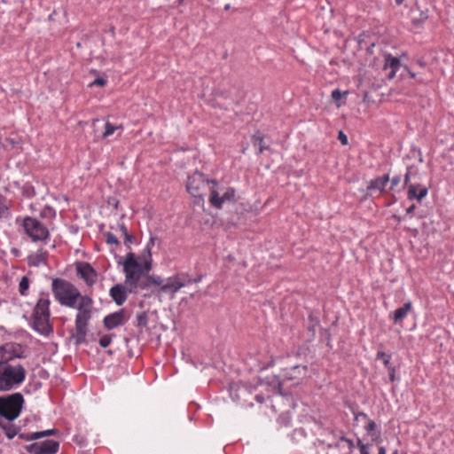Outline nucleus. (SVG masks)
Returning <instances> with one entry per match:
<instances>
[{"mask_svg": "<svg viewBox=\"0 0 454 454\" xmlns=\"http://www.w3.org/2000/svg\"><path fill=\"white\" fill-rule=\"evenodd\" d=\"M15 225L19 233L26 235L34 243L45 242L50 239L47 225L36 216L18 215Z\"/></svg>", "mask_w": 454, "mask_h": 454, "instance_id": "obj_1", "label": "nucleus"}, {"mask_svg": "<svg viewBox=\"0 0 454 454\" xmlns=\"http://www.w3.org/2000/svg\"><path fill=\"white\" fill-rule=\"evenodd\" d=\"M51 301L48 298H39L33 309L31 328L43 336L49 337L54 333L51 322Z\"/></svg>", "mask_w": 454, "mask_h": 454, "instance_id": "obj_2", "label": "nucleus"}, {"mask_svg": "<svg viewBox=\"0 0 454 454\" xmlns=\"http://www.w3.org/2000/svg\"><path fill=\"white\" fill-rule=\"evenodd\" d=\"M27 371L20 364L0 360V392H9L20 387L26 380Z\"/></svg>", "mask_w": 454, "mask_h": 454, "instance_id": "obj_3", "label": "nucleus"}, {"mask_svg": "<svg viewBox=\"0 0 454 454\" xmlns=\"http://www.w3.org/2000/svg\"><path fill=\"white\" fill-rule=\"evenodd\" d=\"M51 290L55 299L62 306L75 308L80 291L74 284L64 278H55L52 279Z\"/></svg>", "mask_w": 454, "mask_h": 454, "instance_id": "obj_4", "label": "nucleus"}, {"mask_svg": "<svg viewBox=\"0 0 454 454\" xmlns=\"http://www.w3.org/2000/svg\"><path fill=\"white\" fill-rule=\"evenodd\" d=\"M25 398L20 392L0 396V420L13 422L17 419L24 408Z\"/></svg>", "mask_w": 454, "mask_h": 454, "instance_id": "obj_5", "label": "nucleus"}, {"mask_svg": "<svg viewBox=\"0 0 454 454\" xmlns=\"http://www.w3.org/2000/svg\"><path fill=\"white\" fill-rule=\"evenodd\" d=\"M125 275V284L131 286L134 290L137 289L146 290L153 286L154 281V275H150L152 269H149V265L143 264L141 267L137 266V269L132 270H122Z\"/></svg>", "mask_w": 454, "mask_h": 454, "instance_id": "obj_6", "label": "nucleus"}, {"mask_svg": "<svg viewBox=\"0 0 454 454\" xmlns=\"http://www.w3.org/2000/svg\"><path fill=\"white\" fill-rule=\"evenodd\" d=\"M125 275V284L131 286L134 290L137 289L146 290L153 286L154 281V275H150L152 269H149V265L143 264L141 267L137 266V269L132 270H122Z\"/></svg>", "mask_w": 454, "mask_h": 454, "instance_id": "obj_7", "label": "nucleus"}, {"mask_svg": "<svg viewBox=\"0 0 454 454\" xmlns=\"http://www.w3.org/2000/svg\"><path fill=\"white\" fill-rule=\"evenodd\" d=\"M75 317V333H72L69 340H74L76 346L87 344L86 336L89 332V323L92 317V309H77Z\"/></svg>", "mask_w": 454, "mask_h": 454, "instance_id": "obj_8", "label": "nucleus"}, {"mask_svg": "<svg viewBox=\"0 0 454 454\" xmlns=\"http://www.w3.org/2000/svg\"><path fill=\"white\" fill-rule=\"evenodd\" d=\"M206 186L205 175L196 169L191 176H188L186 181V191L191 196L193 197L195 205H201L204 203V194L202 190Z\"/></svg>", "mask_w": 454, "mask_h": 454, "instance_id": "obj_9", "label": "nucleus"}, {"mask_svg": "<svg viewBox=\"0 0 454 454\" xmlns=\"http://www.w3.org/2000/svg\"><path fill=\"white\" fill-rule=\"evenodd\" d=\"M118 263L122 265V270L137 269V266L141 267L143 264H147L149 269H153L152 251L145 247L138 255L129 251L126 254L124 261H118Z\"/></svg>", "mask_w": 454, "mask_h": 454, "instance_id": "obj_10", "label": "nucleus"}, {"mask_svg": "<svg viewBox=\"0 0 454 454\" xmlns=\"http://www.w3.org/2000/svg\"><path fill=\"white\" fill-rule=\"evenodd\" d=\"M60 442L53 439L34 442L25 445L24 450L29 454H57L59 450Z\"/></svg>", "mask_w": 454, "mask_h": 454, "instance_id": "obj_11", "label": "nucleus"}, {"mask_svg": "<svg viewBox=\"0 0 454 454\" xmlns=\"http://www.w3.org/2000/svg\"><path fill=\"white\" fill-rule=\"evenodd\" d=\"M24 348L25 346L20 343L7 341L0 346V360L6 359L11 363L16 358H26Z\"/></svg>", "mask_w": 454, "mask_h": 454, "instance_id": "obj_12", "label": "nucleus"}, {"mask_svg": "<svg viewBox=\"0 0 454 454\" xmlns=\"http://www.w3.org/2000/svg\"><path fill=\"white\" fill-rule=\"evenodd\" d=\"M308 311L305 324V341L311 343L316 339L317 328H320V310L317 309H306Z\"/></svg>", "mask_w": 454, "mask_h": 454, "instance_id": "obj_13", "label": "nucleus"}, {"mask_svg": "<svg viewBox=\"0 0 454 454\" xmlns=\"http://www.w3.org/2000/svg\"><path fill=\"white\" fill-rule=\"evenodd\" d=\"M208 201L212 207L217 209L223 208L225 202L236 203L238 201L236 190L235 188L229 186L226 188L223 194L220 196L219 192L215 189H211Z\"/></svg>", "mask_w": 454, "mask_h": 454, "instance_id": "obj_14", "label": "nucleus"}, {"mask_svg": "<svg viewBox=\"0 0 454 454\" xmlns=\"http://www.w3.org/2000/svg\"><path fill=\"white\" fill-rule=\"evenodd\" d=\"M75 270L77 276L83 279L88 286H92L97 282L98 273L90 262L78 261L75 262Z\"/></svg>", "mask_w": 454, "mask_h": 454, "instance_id": "obj_15", "label": "nucleus"}, {"mask_svg": "<svg viewBox=\"0 0 454 454\" xmlns=\"http://www.w3.org/2000/svg\"><path fill=\"white\" fill-rule=\"evenodd\" d=\"M129 320V316L125 309H121L117 311L106 315L103 318L104 327L110 331L119 326L124 325Z\"/></svg>", "mask_w": 454, "mask_h": 454, "instance_id": "obj_16", "label": "nucleus"}, {"mask_svg": "<svg viewBox=\"0 0 454 454\" xmlns=\"http://www.w3.org/2000/svg\"><path fill=\"white\" fill-rule=\"evenodd\" d=\"M131 286L115 284L109 290V295L116 305L121 306L127 300L129 294H137Z\"/></svg>", "mask_w": 454, "mask_h": 454, "instance_id": "obj_17", "label": "nucleus"}, {"mask_svg": "<svg viewBox=\"0 0 454 454\" xmlns=\"http://www.w3.org/2000/svg\"><path fill=\"white\" fill-rule=\"evenodd\" d=\"M391 354H387L382 350H379L376 354L377 360H382L384 366L388 372V379L390 382H400L401 377L396 375L400 370V366H395L391 363Z\"/></svg>", "mask_w": 454, "mask_h": 454, "instance_id": "obj_18", "label": "nucleus"}, {"mask_svg": "<svg viewBox=\"0 0 454 454\" xmlns=\"http://www.w3.org/2000/svg\"><path fill=\"white\" fill-rule=\"evenodd\" d=\"M409 18L413 27H420L428 19V9H423L416 0L410 9Z\"/></svg>", "mask_w": 454, "mask_h": 454, "instance_id": "obj_19", "label": "nucleus"}, {"mask_svg": "<svg viewBox=\"0 0 454 454\" xmlns=\"http://www.w3.org/2000/svg\"><path fill=\"white\" fill-rule=\"evenodd\" d=\"M389 174H385L381 176H378L374 179H372L369 181L367 188H366V193L362 198V200H367L369 197H371L370 192L379 190L380 192H385V187L389 182Z\"/></svg>", "mask_w": 454, "mask_h": 454, "instance_id": "obj_20", "label": "nucleus"}, {"mask_svg": "<svg viewBox=\"0 0 454 454\" xmlns=\"http://www.w3.org/2000/svg\"><path fill=\"white\" fill-rule=\"evenodd\" d=\"M308 372L307 365H293L290 368H285L283 370L282 377L283 380H294L303 379Z\"/></svg>", "mask_w": 454, "mask_h": 454, "instance_id": "obj_21", "label": "nucleus"}, {"mask_svg": "<svg viewBox=\"0 0 454 454\" xmlns=\"http://www.w3.org/2000/svg\"><path fill=\"white\" fill-rule=\"evenodd\" d=\"M429 186H424L420 184L409 185V188L407 189V200L421 202L427 196Z\"/></svg>", "mask_w": 454, "mask_h": 454, "instance_id": "obj_22", "label": "nucleus"}, {"mask_svg": "<svg viewBox=\"0 0 454 454\" xmlns=\"http://www.w3.org/2000/svg\"><path fill=\"white\" fill-rule=\"evenodd\" d=\"M411 309L412 303L411 301H408L402 307L396 309L395 311H391L388 316L389 319L395 325H402L403 319L407 317Z\"/></svg>", "mask_w": 454, "mask_h": 454, "instance_id": "obj_23", "label": "nucleus"}, {"mask_svg": "<svg viewBox=\"0 0 454 454\" xmlns=\"http://www.w3.org/2000/svg\"><path fill=\"white\" fill-rule=\"evenodd\" d=\"M259 384L260 385H267L268 387H271L274 393L280 395H286V393L282 390V380H280V377L278 375H270L267 376L264 379H259Z\"/></svg>", "mask_w": 454, "mask_h": 454, "instance_id": "obj_24", "label": "nucleus"}, {"mask_svg": "<svg viewBox=\"0 0 454 454\" xmlns=\"http://www.w3.org/2000/svg\"><path fill=\"white\" fill-rule=\"evenodd\" d=\"M48 255V251L41 247L36 253L27 255V263L29 267H38L41 263H46Z\"/></svg>", "mask_w": 454, "mask_h": 454, "instance_id": "obj_25", "label": "nucleus"}, {"mask_svg": "<svg viewBox=\"0 0 454 454\" xmlns=\"http://www.w3.org/2000/svg\"><path fill=\"white\" fill-rule=\"evenodd\" d=\"M0 428L9 440L13 439L16 435L19 437L21 431L20 426H17L12 422L5 423L4 420H0Z\"/></svg>", "mask_w": 454, "mask_h": 454, "instance_id": "obj_26", "label": "nucleus"}, {"mask_svg": "<svg viewBox=\"0 0 454 454\" xmlns=\"http://www.w3.org/2000/svg\"><path fill=\"white\" fill-rule=\"evenodd\" d=\"M182 287H184V284L177 282L176 276L173 275L167 278V283L160 286V291L163 293L175 294L177 291H179Z\"/></svg>", "mask_w": 454, "mask_h": 454, "instance_id": "obj_27", "label": "nucleus"}, {"mask_svg": "<svg viewBox=\"0 0 454 454\" xmlns=\"http://www.w3.org/2000/svg\"><path fill=\"white\" fill-rule=\"evenodd\" d=\"M358 50L364 51L369 44V43H372L376 41L374 35L370 33L369 31H362L356 38Z\"/></svg>", "mask_w": 454, "mask_h": 454, "instance_id": "obj_28", "label": "nucleus"}, {"mask_svg": "<svg viewBox=\"0 0 454 454\" xmlns=\"http://www.w3.org/2000/svg\"><path fill=\"white\" fill-rule=\"evenodd\" d=\"M384 70L387 68H390L392 70H398L400 67H403V65H402L400 59L398 57H395L390 53H386L384 55Z\"/></svg>", "mask_w": 454, "mask_h": 454, "instance_id": "obj_29", "label": "nucleus"}, {"mask_svg": "<svg viewBox=\"0 0 454 454\" xmlns=\"http://www.w3.org/2000/svg\"><path fill=\"white\" fill-rule=\"evenodd\" d=\"M263 139L264 135L260 130H256L252 136V144L254 147L258 148V154L262 153L265 150L270 149V146L264 145Z\"/></svg>", "mask_w": 454, "mask_h": 454, "instance_id": "obj_30", "label": "nucleus"}, {"mask_svg": "<svg viewBox=\"0 0 454 454\" xmlns=\"http://www.w3.org/2000/svg\"><path fill=\"white\" fill-rule=\"evenodd\" d=\"M118 228L124 238V244L128 250H131L129 244L136 243V237L128 231V228L123 222L118 223Z\"/></svg>", "mask_w": 454, "mask_h": 454, "instance_id": "obj_31", "label": "nucleus"}, {"mask_svg": "<svg viewBox=\"0 0 454 454\" xmlns=\"http://www.w3.org/2000/svg\"><path fill=\"white\" fill-rule=\"evenodd\" d=\"M6 202L7 199L0 193V220L9 219L12 216L11 208Z\"/></svg>", "mask_w": 454, "mask_h": 454, "instance_id": "obj_32", "label": "nucleus"}, {"mask_svg": "<svg viewBox=\"0 0 454 454\" xmlns=\"http://www.w3.org/2000/svg\"><path fill=\"white\" fill-rule=\"evenodd\" d=\"M78 300H79V303L75 304L74 309H92L93 299L91 296L87 295V294L82 295L80 293V296H79Z\"/></svg>", "mask_w": 454, "mask_h": 454, "instance_id": "obj_33", "label": "nucleus"}, {"mask_svg": "<svg viewBox=\"0 0 454 454\" xmlns=\"http://www.w3.org/2000/svg\"><path fill=\"white\" fill-rule=\"evenodd\" d=\"M56 210L49 205H45L39 212V217L42 219L53 220L56 218Z\"/></svg>", "mask_w": 454, "mask_h": 454, "instance_id": "obj_34", "label": "nucleus"}, {"mask_svg": "<svg viewBox=\"0 0 454 454\" xmlns=\"http://www.w3.org/2000/svg\"><path fill=\"white\" fill-rule=\"evenodd\" d=\"M307 437V433L304 428H295L290 434L291 441L294 443H300Z\"/></svg>", "mask_w": 454, "mask_h": 454, "instance_id": "obj_35", "label": "nucleus"}, {"mask_svg": "<svg viewBox=\"0 0 454 454\" xmlns=\"http://www.w3.org/2000/svg\"><path fill=\"white\" fill-rule=\"evenodd\" d=\"M30 286V279L27 276H23L19 283V292L21 296H27L28 294V289Z\"/></svg>", "mask_w": 454, "mask_h": 454, "instance_id": "obj_36", "label": "nucleus"}, {"mask_svg": "<svg viewBox=\"0 0 454 454\" xmlns=\"http://www.w3.org/2000/svg\"><path fill=\"white\" fill-rule=\"evenodd\" d=\"M136 326L139 328L146 327L149 322L148 314L146 311H141L137 314Z\"/></svg>", "mask_w": 454, "mask_h": 454, "instance_id": "obj_37", "label": "nucleus"}, {"mask_svg": "<svg viewBox=\"0 0 454 454\" xmlns=\"http://www.w3.org/2000/svg\"><path fill=\"white\" fill-rule=\"evenodd\" d=\"M20 190H21L22 195L28 199L35 197L36 194L35 187L33 186L32 184H30L28 182L23 184Z\"/></svg>", "mask_w": 454, "mask_h": 454, "instance_id": "obj_38", "label": "nucleus"}, {"mask_svg": "<svg viewBox=\"0 0 454 454\" xmlns=\"http://www.w3.org/2000/svg\"><path fill=\"white\" fill-rule=\"evenodd\" d=\"M36 432H37L39 440L42 438H46V437L60 434L59 429H58L56 427H53L51 429H46V430H42V431H36Z\"/></svg>", "mask_w": 454, "mask_h": 454, "instance_id": "obj_39", "label": "nucleus"}, {"mask_svg": "<svg viewBox=\"0 0 454 454\" xmlns=\"http://www.w3.org/2000/svg\"><path fill=\"white\" fill-rule=\"evenodd\" d=\"M348 93V90L346 91H341L339 89H335L332 91V99L333 102H335L337 104L338 106H340L342 105V103H340V101L341 100V98L343 97H345L347 94Z\"/></svg>", "mask_w": 454, "mask_h": 454, "instance_id": "obj_40", "label": "nucleus"}, {"mask_svg": "<svg viewBox=\"0 0 454 454\" xmlns=\"http://www.w3.org/2000/svg\"><path fill=\"white\" fill-rule=\"evenodd\" d=\"M176 281L183 283L184 286L192 284V277L186 272H177L175 274Z\"/></svg>", "mask_w": 454, "mask_h": 454, "instance_id": "obj_41", "label": "nucleus"}, {"mask_svg": "<svg viewBox=\"0 0 454 454\" xmlns=\"http://www.w3.org/2000/svg\"><path fill=\"white\" fill-rule=\"evenodd\" d=\"M364 430L366 431L368 435H372L374 433L380 431L378 428L376 422L371 419H368L367 424L364 426Z\"/></svg>", "mask_w": 454, "mask_h": 454, "instance_id": "obj_42", "label": "nucleus"}, {"mask_svg": "<svg viewBox=\"0 0 454 454\" xmlns=\"http://www.w3.org/2000/svg\"><path fill=\"white\" fill-rule=\"evenodd\" d=\"M115 337L114 333L105 334L98 340V344L101 348H106L110 346L113 338Z\"/></svg>", "mask_w": 454, "mask_h": 454, "instance_id": "obj_43", "label": "nucleus"}, {"mask_svg": "<svg viewBox=\"0 0 454 454\" xmlns=\"http://www.w3.org/2000/svg\"><path fill=\"white\" fill-rule=\"evenodd\" d=\"M291 421L292 418L289 412L281 413L278 418V424L284 427H289L291 425Z\"/></svg>", "mask_w": 454, "mask_h": 454, "instance_id": "obj_44", "label": "nucleus"}, {"mask_svg": "<svg viewBox=\"0 0 454 454\" xmlns=\"http://www.w3.org/2000/svg\"><path fill=\"white\" fill-rule=\"evenodd\" d=\"M107 76L106 75H103V76H98L97 77L95 80H93L90 84H89V87H105L106 84H107Z\"/></svg>", "mask_w": 454, "mask_h": 454, "instance_id": "obj_45", "label": "nucleus"}, {"mask_svg": "<svg viewBox=\"0 0 454 454\" xmlns=\"http://www.w3.org/2000/svg\"><path fill=\"white\" fill-rule=\"evenodd\" d=\"M332 340V333L330 328H319V341L325 342Z\"/></svg>", "mask_w": 454, "mask_h": 454, "instance_id": "obj_46", "label": "nucleus"}, {"mask_svg": "<svg viewBox=\"0 0 454 454\" xmlns=\"http://www.w3.org/2000/svg\"><path fill=\"white\" fill-rule=\"evenodd\" d=\"M18 144H20V142L18 140H16L15 138L6 137L2 144V147L4 150L9 151V150L13 149L16 146V145H18Z\"/></svg>", "mask_w": 454, "mask_h": 454, "instance_id": "obj_47", "label": "nucleus"}, {"mask_svg": "<svg viewBox=\"0 0 454 454\" xmlns=\"http://www.w3.org/2000/svg\"><path fill=\"white\" fill-rule=\"evenodd\" d=\"M117 129V126L111 123L110 121H106L105 124V131L102 134V137H108L109 136L113 135Z\"/></svg>", "mask_w": 454, "mask_h": 454, "instance_id": "obj_48", "label": "nucleus"}, {"mask_svg": "<svg viewBox=\"0 0 454 454\" xmlns=\"http://www.w3.org/2000/svg\"><path fill=\"white\" fill-rule=\"evenodd\" d=\"M413 168H414L413 165L408 166L406 168V173L404 174V177H403V188L408 189L409 185L414 184L411 183V170Z\"/></svg>", "mask_w": 454, "mask_h": 454, "instance_id": "obj_49", "label": "nucleus"}, {"mask_svg": "<svg viewBox=\"0 0 454 454\" xmlns=\"http://www.w3.org/2000/svg\"><path fill=\"white\" fill-rule=\"evenodd\" d=\"M19 438L21 439V440L27 441V442H32V441L39 440L38 439V435H37V432L22 433L20 431V434H19Z\"/></svg>", "mask_w": 454, "mask_h": 454, "instance_id": "obj_50", "label": "nucleus"}, {"mask_svg": "<svg viewBox=\"0 0 454 454\" xmlns=\"http://www.w3.org/2000/svg\"><path fill=\"white\" fill-rule=\"evenodd\" d=\"M72 441L80 447H85L88 444L87 438L80 434H74L72 438Z\"/></svg>", "mask_w": 454, "mask_h": 454, "instance_id": "obj_51", "label": "nucleus"}, {"mask_svg": "<svg viewBox=\"0 0 454 454\" xmlns=\"http://www.w3.org/2000/svg\"><path fill=\"white\" fill-rule=\"evenodd\" d=\"M104 236L106 237V244L108 245H115V246H119L120 245V241L119 239H117V237L110 232V231H106L104 233Z\"/></svg>", "mask_w": 454, "mask_h": 454, "instance_id": "obj_52", "label": "nucleus"}, {"mask_svg": "<svg viewBox=\"0 0 454 454\" xmlns=\"http://www.w3.org/2000/svg\"><path fill=\"white\" fill-rule=\"evenodd\" d=\"M256 387L254 386H252L250 384H247V383H240L239 385L237 386V388H236V391H243V392H247V393H251L253 390H254Z\"/></svg>", "mask_w": 454, "mask_h": 454, "instance_id": "obj_53", "label": "nucleus"}, {"mask_svg": "<svg viewBox=\"0 0 454 454\" xmlns=\"http://www.w3.org/2000/svg\"><path fill=\"white\" fill-rule=\"evenodd\" d=\"M344 405L351 411V413L354 415V417L356 416V412L359 411V406L356 403H351V402L347 401L344 403Z\"/></svg>", "mask_w": 454, "mask_h": 454, "instance_id": "obj_54", "label": "nucleus"}, {"mask_svg": "<svg viewBox=\"0 0 454 454\" xmlns=\"http://www.w3.org/2000/svg\"><path fill=\"white\" fill-rule=\"evenodd\" d=\"M340 441H342V442H345L347 444L349 452H352L354 450L355 444H354L353 440H351L344 435H341V436H340Z\"/></svg>", "mask_w": 454, "mask_h": 454, "instance_id": "obj_55", "label": "nucleus"}, {"mask_svg": "<svg viewBox=\"0 0 454 454\" xmlns=\"http://www.w3.org/2000/svg\"><path fill=\"white\" fill-rule=\"evenodd\" d=\"M338 140L342 145H347L348 144V136L344 133V131L340 130L338 132Z\"/></svg>", "mask_w": 454, "mask_h": 454, "instance_id": "obj_56", "label": "nucleus"}, {"mask_svg": "<svg viewBox=\"0 0 454 454\" xmlns=\"http://www.w3.org/2000/svg\"><path fill=\"white\" fill-rule=\"evenodd\" d=\"M372 438V441L375 442L376 444H380L383 442V439L381 437V432H376L373 434L370 435Z\"/></svg>", "mask_w": 454, "mask_h": 454, "instance_id": "obj_57", "label": "nucleus"}, {"mask_svg": "<svg viewBox=\"0 0 454 454\" xmlns=\"http://www.w3.org/2000/svg\"><path fill=\"white\" fill-rule=\"evenodd\" d=\"M0 332L3 333L1 334V340L3 341L7 340L8 336H12V333L9 332L4 325H0Z\"/></svg>", "mask_w": 454, "mask_h": 454, "instance_id": "obj_58", "label": "nucleus"}, {"mask_svg": "<svg viewBox=\"0 0 454 454\" xmlns=\"http://www.w3.org/2000/svg\"><path fill=\"white\" fill-rule=\"evenodd\" d=\"M213 95L215 97H220V98H229L230 97V92L227 91V90H215L213 92Z\"/></svg>", "mask_w": 454, "mask_h": 454, "instance_id": "obj_59", "label": "nucleus"}, {"mask_svg": "<svg viewBox=\"0 0 454 454\" xmlns=\"http://www.w3.org/2000/svg\"><path fill=\"white\" fill-rule=\"evenodd\" d=\"M107 203L108 205L113 206L115 209H119L120 201L116 197H109Z\"/></svg>", "mask_w": 454, "mask_h": 454, "instance_id": "obj_60", "label": "nucleus"}, {"mask_svg": "<svg viewBox=\"0 0 454 454\" xmlns=\"http://www.w3.org/2000/svg\"><path fill=\"white\" fill-rule=\"evenodd\" d=\"M359 418H363L366 420H368V419H370L366 413H364V411H358L356 412V416L354 417V425H356V422L358 420Z\"/></svg>", "mask_w": 454, "mask_h": 454, "instance_id": "obj_61", "label": "nucleus"}, {"mask_svg": "<svg viewBox=\"0 0 454 454\" xmlns=\"http://www.w3.org/2000/svg\"><path fill=\"white\" fill-rule=\"evenodd\" d=\"M412 63L416 64L417 66H419L421 68H425L427 66V61H425L422 59H413Z\"/></svg>", "mask_w": 454, "mask_h": 454, "instance_id": "obj_62", "label": "nucleus"}, {"mask_svg": "<svg viewBox=\"0 0 454 454\" xmlns=\"http://www.w3.org/2000/svg\"><path fill=\"white\" fill-rule=\"evenodd\" d=\"M389 181L391 182L390 190H394V188L400 183L401 176H395Z\"/></svg>", "mask_w": 454, "mask_h": 454, "instance_id": "obj_63", "label": "nucleus"}, {"mask_svg": "<svg viewBox=\"0 0 454 454\" xmlns=\"http://www.w3.org/2000/svg\"><path fill=\"white\" fill-rule=\"evenodd\" d=\"M376 46V41L372 43H369L368 46L364 50L366 51V54L372 55L373 54V49Z\"/></svg>", "mask_w": 454, "mask_h": 454, "instance_id": "obj_64", "label": "nucleus"}]
</instances>
